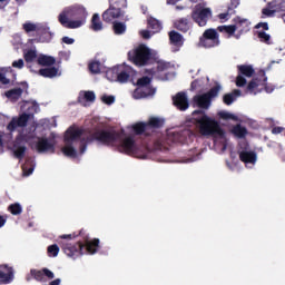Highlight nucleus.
Here are the masks:
<instances>
[{"instance_id": "1", "label": "nucleus", "mask_w": 285, "mask_h": 285, "mask_svg": "<svg viewBox=\"0 0 285 285\" xmlns=\"http://www.w3.org/2000/svg\"><path fill=\"white\" fill-rule=\"evenodd\" d=\"M164 126V119L159 117H151L147 122H136L128 126L126 129H121L120 132L115 130H98L91 138H83L81 129L77 127H70L65 132V145L61 148L62 155L70 159H77L79 155L86 153V145L90 141H100L106 146H116L119 153L125 155H131L138 159H146L150 148L140 146L135 139V135H141L148 132L151 128H161ZM134 132V135H132Z\"/></svg>"}, {"instance_id": "2", "label": "nucleus", "mask_w": 285, "mask_h": 285, "mask_svg": "<svg viewBox=\"0 0 285 285\" xmlns=\"http://www.w3.org/2000/svg\"><path fill=\"white\" fill-rule=\"evenodd\" d=\"M20 109L22 114L19 117H13L7 126L9 132H14L18 128V135L16 140L12 142L11 151L17 159H23L26 155V145L35 146V139L37 138V127L42 126V128H57V119H41L38 125L27 126L28 121L35 112H39V104L35 100L23 101L20 104Z\"/></svg>"}, {"instance_id": "3", "label": "nucleus", "mask_w": 285, "mask_h": 285, "mask_svg": "<svg viewBox=\"0 0 285 285\" xmlns=\"http://www.w3.org/2000/svg\"><path fill=\"white\" fill-rule=\"evenodd\" d=\"M153 75L155 71L150 70L147 76H142L137 79L135 82V77H137V71L132 70V67L121 63L116 65L106 70V79L108 81H116L118 83H128V81H132L134 86L137 88L132 92L134 99H146L148 97H155L157 89L151 85Z\"/></svg>"}, {"instance_id": "4", "label": "nucleus", "mask_w": 285, "mask_h": 285, "mask_svg": "<svg viewBox=\"0 0 285 285\" xmlns=\"http://www.w3.org/2000/svg\"><path fill=\"white\" fill-rule=\"evenodd\" d=\"M195 126L203 137H213L214 146L220 153L228 148V135L219 125V121L205 115L204 111H194Z\"/></svg>"}, {"instance_id": "5", "label": "nucleus", "mask_w": 285, "mask_h": 285, "mask_svg": "<svg viewBox=\"0 0 285 285\" xmlns=\"http://www.w3.org/2000/svg\"><path fill=\"white\" fill-rule=\"evenodd\" d=\"M87 21L88 9H86L83 4L79 3L65 7L58 14V22L60 26L69 30L82 28V26H86Z\"/></svg>"}, {"instance_id": "6", "label": "nucleus", "mask_w": 285, "mask_h": 285, "mask_svg": "<svg viewBox=\"0 0 285 285\" xmlns=\"http://www.w3.org/2000/svg\"><path fill=\"white\" fill-rule=\"evenodd\" d=\"M62 250L67 255V257H72V259H77V257L83 255V253H87L88 255H95V253L99 250V239L95 238L91 240H87L85 245H81L79 243L75 245L65 244L62 246Z\"/></svg>"}, {"instance_id": "7", "label": "nucleus", "mask_w": 285, "mask_h": 285, "mask_svg": "<svg viewBox=\"0 0 285 285\" xmlns=\"http://www.w3.org/2000/svg\"><path fill=\"white\" fill-rule=\"evenodd\" d=\"M128 57L135 66H148L155 61L157 52L146 45H139L128 52Z\"/></svg>"}, {"instance_id": "8", "label": "nucleus", "mask_w": 285, "mask_h": 285, "mask_svg": "<svg viewBox=\"0 0 285 285\" xmlns=\"http://www.w3.org/2000/svg\"><path fill=\"white\" fill-rule=\"evenodd\" d=\"M266 72L259 71L258 77L254 78L247 86V91L249 95H257L265 90V92H273L275 88L272 85L266 83Z\"/></svg>"}, {"instance_id": "9", "label": "nucleus", "mask_w": 285, "mask_h": 285, "mask_svg": "<svg viewBox=\"0 0 285 285\" xmlns=\"http://www.w3.org/2000/svg\"><path fill=\"white\" fill-rule=\"evenodd\" d=\"M213 17V11L210 8L206 7L204 3H198L194 7L191 12V18L197 26L204 28L208 23V19Z\"/></svg>"}, {"instance_id": "10", "label": "nucleus", "mask_w": 285, "mask_h": 285, "mask_svg": "<svg viewBox=\"0 0 285 285\" xmlns=\"http://www.w3.org/2000/svg\"><path fill=\"white\" fill-rule=\"evenodd\" d=\"M57 146V135L51 132L49 136H42L38 138L36 148L38 153H55Z\"/></svg>"}, {"instance_id": "11", "label": "nucleus", "mask_w": 285, "mask_h": 285, "mask_svg": "<svg viewBox=\"0 0 285 285\" xmlns=\"http://www.w3.org/2000/svg\"><path fill=\"white\" fill-rule=\"evenodd\" d=\"M222 90V86L217 85L216 87L212 88L209 92L205 95H199L194 97V104L198 106V108H210V100L215 99L217 95H219V91Z\"/></svg>"}, {"instance_id": "12", "label": "nucleus", "mask_w": 285, "mask_h": 285, "mask_svg": "<svg viewBox=\"0 0 285 285\" xmlns=\"http://www.w3.org/2000/svg\"><path fill=\"white\" fill-rule=\"evenodd\" d=\"M199 46L203 48H215L219 46V33L215 29H207L199 40Z\"/></svg>"}, {"instance_id": "13", "label": "nucleus", "mask_w": 285, "mask_h": 285, "mask_svg": "<svg viewBox=\"0 0 285 285\" xmlns=\"http://www.w3.org/2000/svg\"><path fill=\"white\" fill-rule=\"evenodd\" d=\"M121 17H124V11L117 8L112 0H109V8L102 12V20L106 23H112L117 21V19H121Z\"/></svg>"}, {"instance_id": "14", "label": "nucleus", "mask_w": 285, "mask_h": 285, "mask_svg": "<svg viewBox=\"0 0 285 285\" xmlns=\"http://www.w3.org/2000/svg\"><path fill=\"white\" fill-rule=\"evenodd\" d=\"M219 32H225L228 37H233L236 30H248V20L237 18L235 26H220L218 27Z\"/></svg>"}, {"instance_id": "15", "label": "nucleus", "mask_w": 285, "mask_h": 285, "mask_svg": "<svg viewBox=\"0 0 285 285\" xmlns=\"http://www.w3.org/2000/svg\"><path fill=\"white\" fill-rule=\"evenodd\" d=\"M239 159L245 164L246 168H254L257 164V153L250 149L239 151Z\"/></svg>"}, {"instance_id": "16", "label": "nucleus", "mask_w": 285, "mask_h": 285, "mask_svg": "<svg viewBox=\"0 0 285 285\" xmlns=\"http://www.w3.org/2000/svg\"><path fill=\"white\" fill-rule=\"evenodd\" d=\"M148 28H150L153 31L148 30H141L140 36L142 39H150L156 32H161V22L155 18H149L148 19Z\"/></svg>"}, {"instance_id": "17", "label": "nucleus", "mask_w": 285, "mask_h": 285, "mask_svg": "<svg viewBox=\"0 0 285 285\" xmlns=\"http://www.w3.org/2000/svg\"><path fill=\"white\" fill-rule=\"evenodd\" d=\"M238 69L240 75H238L236 78V86L238 88H242L246 86V78L244 77H253V73L255 72V70L253 69L252 66H239Z\"/></svg>"}, {"instance_id": "18", "label": "nucleus", "mask_w": 285, "mask_h": 285, "mask_svg": "<svg viewBox=\"0 0 285 285\" xmlns=\"http://www.w3.org/2000/svg\"><path fill=\"white\" fill-rule=\"evenodd\" d=\"M169 43L171 46L173 52H179L184 46V36L177 31L169 32Z\"/></svg>"}, {"instance_id": "19", "label": "nucleus", "mask_w": 285, "mask_h": 285, "mask_svg": "<svg viewBox=\"0 0 285 285\" xmlns=\"http://www.w3.org/2000/svg\"><path fill=\"white\" fill-rule=\"evenodd\" d=\"M14 279V269L8 265H0V284H11Z\"/></svg>"}, {"instance_id": "20", "label": "nucleus", "mask_w": 285, "mask_h": 285, "mask_svg": "<svg viewBox=\"0 0 285 285\" xmlns=\"http://www.w3.org/2000/svg\"><path fill=\"white\" fill-rule=\"evenodd\" d=\"M27 67L31 72H38L37 70V49H29L23 53Z\"/></svg>"}, {"instance_id": "21", "label": "nucleus", "mask_w": 285, "mask_h": 285, "mask_svg": "<svg viewBox=\"0 0 285 285\" xmlns=\"http://www.w3.org/2000/svg\"><path fill=\"white\" fill-rule=\"evenodd\" d=\"M284 10V0H275L267 4V8L263 9V14L265 17H273L275 12Z\"/></svg>"}, {"instance_id": "22", "label": "nucleus", "mask_w": 285, "mask_h": 285, "mask_svg": "<svg viewBox=\"0 0 285 285\" xmlns=\"http://www.w3.org/2000/svg\"><path fill=\"white\" fill-rule=\"evenodd\" d=\"M22 28L24 32L30 35V32H41V30H48V23L28 21L22 24Z\"/></svg>"}, {"instance_id": "23", "label": "nucleus", "mask_w": 285, "mask_h": 285, "mask_svg": "<svg viewBox=\"0 0 285 285\" xmlns=\"http://www.w3.org/2000/svg\"><path fill=\"white\" fill-rule=\"evenodd\" d=\"M36 75H40V77H47L49 79H53V77H61V69L59 67H50L45 69L37 68Z\"/></svg>"}, {"instance_id": "24", "label": "nucleus", "mask_w": 285, "mask_h": 285, "mask_svg": "<svg viewBox=\"0 0 285 285\" xmlns=\"http://www.w3.org/2000/svg\"><path fill=\"white\" fill-rule=\"evenodd\" d=\"M95 99H97L95 91H80L78 96L79 104L85 107L95 104Z\"/></svg>"}, {"instance_id": "25", "label": "nucleus", "mask_w": 285, "mask_h": 285, "mask_svg": "<svg viewBox=\"0 0 285 285\" xmlns=\"http://www.w3.org/2000/svg\"><path fill=\"white\" fill-rule=\"evenodd\" d=\"M31 275L37 279V282H43V277L48 279H55V273L48 268H42L41 271L31 269Z\"/></svg>"}, {"instance_id": "26", "label": "nucleus", "mask_w": 285, "mask_h": 285, "mask_svg": "<svg viewBox=\"0 0 285 285\" xmlns=\"http://www.w3.org/2000/svg\"><path fill=\"white\" fill-rule=\"evenodd\" d=\"M39 32H41V36L30 40L31 43H50V41H52V32H50L48 24L47 29H41Z\"/></svg>"}, {"instance_id": "27", "label": "nucleus", "mask_w": 285, "mask_h": 285, "mask_svg": "<svg viewBox=\"0 0 285 285\" xmlns=\"http://www.w3.org/2000/svg\"><path fill=\"white\" fill-rule=\"evenodd\" d=\"M174 106L178 108V110H187L188 108V98L186 97V94L179 92L174 98Z\"/></svg>"}, {"instance_id": "28", "label": "nucleus", "mask_w": 285, "mask_h": 285, "mask_svg": "<svg viewBox=\"0 0 285 285\" xmlns=\"http://www.w3.org/2000/svg\"><path fill=\"white\" fill-rule=\"evenodd\" d=\"M12 72L11 67H4L0 69V88H3V86H8L10 83V73Z\"/></svg>"}, {"instance_id": "29", "label": "nucleus", "mask_w": 285, "mask_h": 285, "mask_svg": "<svg viewBox=\"0 0 285 285\" xmlns=\"http://www.w3.org/2000/svg\"><path fill=\"white\" fill-rule=\"evenodd\" d=\"M56 61L57 60L52 56L40 55L38 56L36 67L37 66H55Z\"/></svg>"}, {"instance_id": "30", "label": "nucleus", "mask_w": 285, "mask_h": 285, "mask_svg": "<svg viewBox=\"0 0 285 285\" xmlns=\"http://www.w3.org/2000/svg\"><path fill=\"white\" fill-rule=\"evenodd\" d=\"M4 95L9 101H19V99H21V95H23V90L21 88H13Z\"/></svg>"}, {"instance_id": "31", "label": "nucleus", "mask_w": 285, "mask_h": 285, "mask_svg": "<svg viewBox=\"0 0 285 285\" xmlns=\"http://www.w3.org/2000/svg\"><path fill=\"white\" fill-rule=\"evenodd\" d=\"M91 30H94V32H100V30H104V22H101L99 13H95L91 18Z\"/></svg>"}, {"instance_id": "32", "label": "nucleus", "mask_w": 285, "mask_h": 285, "mask_svg": "<svg viewBox=\"0 0 285 285\" xmlns=\"http://www.w3.org/2000/svg\"><path fill=\"white\" fill-rule=\"evenodd\" d=\"M237 97H242V91L239 89H235L232 94L225 95L223 101L226 104V106H230L237 100Z\"/></svg>"}, {"instance_id": "33", "label": "nucleus", "mask_w": 285, "mask_h": 285, "mask_svg": "<svg viewBox=\"0 0 285 285\" xmlns=\"http://www.w3.org/2000/svg\"><path fill=\"white\" fill-rule=\"evenodd\" d=\"M175 28L180 30V32H188L190 30V22H188V19L181 18L175 22Z\"/></svg>"}, {"instance_id": "34", "label": "nucleus", "mask_w": 285, "mask_h": 285, "mask_svg": "<svg viewBox=\"0 0 285 285\" xmlns=\"http://www.w3.org/2000/svg\"><path fill=\"white\" fill-rule=\"evenodd\" d=\"M22 173L24 177H30L35 173V160L28 159L27 163L22 166Z\"/></svg>"}, {"instance_id": "35", "label": "nucleus", "mask_w": 285, "mask_h": 285, "mask_svg": "<svg viewBox=\"0 0 285 285\" xmlns=\"http://www.w3.org/2000/svg\"><path fill=\"white\" fill-rule=\"evenodd\" d=\"M89 70L92 72V75H99V72H102L104 70V65L97 60H94L89 63Z\"/></svg>"}, {"instance_id": "36", "label": "nucleus", "mask_w": 285, "mask_h": 285, "mask_svg": "<svg viewBox=\"0 0 285 285\" xmlns=\"http://www.w3.org/2000/svg\"><path fill=\"white\" fill-rule=\"evenodd\" d=\"M168 141H181V132L177 131V129H169L167 131Z\"/></svg>"}, {"instance_id": "37", "label": "nucleus", "mask_w": 285, "mask_h": 285, "mask_svg": "<svg viewBox=\"0 0 285 285\" xmlns=\"http://www.w3.org/2000/svg\"><path fill=\"white\" fill-rule=\"evenodd\" d=\"M8 210L11 213V215H21V213H23V207L21 204L14 203L9 205Z\"/></svg>"}, {"instance_id": "38", "label": "nucleus", "mask_w": 285, "mask_h": 285, "mask_svg": "<svg viewBox=\"0 0 285 285\" xmlns=\"http://www.w3.org/2000/svg\"><path fill=\"white\" fill-rule=\"evenodd\" d=\"M218 117L220 119H225V120L232 119V121H239V117H237L236 115L230 114L228 111H224V110L218 112Z\"/></svg>"}, {"instance_id": "39", "label": "nucleus", "mask_w": 285, "mask_h": 285, "mask_svg": "<svg viewBox=\"0 0 285 285\" xmlns=\"http://www.w3.org/2000/svg\"><path fill=\"white\" fill-rule=\"evenodd\" d=\"M156 68L158 72H166V70L170 69V65L164 60H158L156 61Z\"/></svg>"}, {"instance_id": "40", "label": "nucleus", "mask_w": 285, "mask_h": 285, "mask_svg": "<svg viewBox=\"0 0 285 285\" xmlns=\"http://www.w3.org/2000/svg\"><path fill=\"white\" fill-rule=\"evenodd\" d=\"M114 32L115 35H124L126 32V23L114 22Z\"/></svg>"}, {"instance_id": "41", "label": "nucleus", "mask_w": 285, "mask_h": 285, "mask_svg": "<svg viewBox=\"0 0 285 285\" xmlns=\"http://www.w3.org/2000/svg\"><path fill=\"white\" fill-rule=\"evenodd\" d=\"M233 135H235L236 137H246V129L240 126L237 125L232 129Z\"/></svg>"}, {"instance_id": "42", "label": "nucleus", "mask_w": 285, "mask_h": 285, "mask_svg": "<svg viewBox=\"0 0 285 285\" xmlns=\"http://www.w3.org/2000/svg\"><path fill=\"white\" fill-rule=\"evenodd\" d=\"M48 257H57L59 255V246L57 244L50 245L47 248Z\"/></svg>"}, {"instance_id": "43", "label": "nucleus", "mask_w": 285, "mask_h": 285, "mask_svg": "<svg viewBox=\"0 0 285 285\" xmlns=\"http://www.w3.org/2000/svg\"><path fill=\"white\" fill-rule=\"evenodd\" d=\"M257 37L259 41L264 43H271V35L266 33V31H257Z\"/></svg>"}, {"instance_id": "44", "label": "nucleus", "mask_w": 285, "mask_h": 285, "mask_svg": "<svg viewBox=\"0 0 285 285\" xmlns=\"http://www.w3.org/2000/svg\"><path fill=\"white\" fill-rule=\"evenodd\" d=\"M100 99L102 104H106L107 106H112L115 102V96L102 95Z\"/></svg>"}, {"instance_id": "45", "label": "nucleus", "mask_w": 285, "mask_h": 285, "mask_svg": "<svg viewBox=\"0 0 285 285\" xmlns=\"http://www.w3.org/2000/svg\"><path fill=\"white\" fill-rule=\"evenodd\" d=\"M230 14H233V9H228V12H225V13H220L218 16V19H220V21H228V19H230Z\"/></svg>"}, {"instance_id": "46", "label": "nucleus", "mask_w": 285, "mask_h": 285, "mask_svg": "<svg viewBox=\"0 0 285 285\" xmlns=\"http://www.w3.org/2000/svg\"><path fill=\"white\" fill-rule=\"evenodd\" d=\"M23 66H26L23 59H18L12 62V68H17L18 70H21Z\"/></svg>"}, {"instance_id": "47", "label": "nucleus", "mask_w": 285, "mask_h": 285, "mask_svg": "<svg viewBox=\"0 0 285 285\" xmlns=\"http://www.w3.org/2000/svg\"><path fill=\"white\" fill-rule=\"evenodd\" d=\"M71 52L70 51H62L60 52V59H63L65 61L70 60Z\"/></svg>"}, {"instance_id": "48", "label": "nucleus", "mask_w": 285, "mask_h": 285, "mask_svg": "<svg viewBox=\"0 0 285 285\" xmlns=\"http://www.w3.org/2000/svg\"><path fill=\"white\" fill-rule=\"evenodd\" d=\"M62 43H66L67 46H72V43H75V38L63 37Z\"/></svg>"}, {"instance_id": "49", "label": "nucleus", "mask_w": 285, "mask_h": 285, "mask_svg": "<svg viewBox=\"0 0 285 285\" xmlns=\"http://www.w3.org/2000/svg\"><path fill=\"white\" fill-rule=\"evenodd\" d=\"M240 0H230V7L229 10H235L239 6Z\"/></svg>"}, {"instance_id": "50", "label": "nucleus", "mask_w": 285, "mask_h": 285, "mask_svg": "<svg viewBox=\"0 0 285 285\" xmlns=\"http://www.w3.org/2000/svg\"><path fill=\"white\" fill-rule=\"evenodd\" d=\"M283 131H284V128H282V127H274V128L272 129L273 135H279V134H282Z\"/></svg>"}, {"instance_id": "51", "label": "nucleus", "mask_w": 285, "mask_h": 285, "mask_svg": "<svg viewBox=\"0 0 285 285\" xmlns=\"http://www.w3.org/2000/svg\"><path fill=\"white\" fill-rule=\"evenodd\" d=\"M6 222H8V216L0 215V228H3V226H6Z\"/></svg>"}, {"instance_id": "52", "label": "nucleus", "mask_w": 285, "mask_h": 285, "mask_svg": "<svg viewBox=\"0 0 285 285\" xmlns=\"http://www.w3.org/2000/svg\"><path fill=\"white\" fill-rule=\"evenodd\" d=\"M256 28H263V30H268V23L266 22H261L256 26Z\"/></svg>"}, {"instance_id": "53", "label": "nucleus", "mask_w": 285, "mask_h": 285, "mask_svg": "<svg viewBox=\"0 0 285 285\" xmlns=\"http://www.w3.org/2000/svg\"><path fill=\"white\" fill-rule=\"evenodd\" d=\"M8 6V0H0V10H3Z\"/></svg>"}, {"instance_id": "54", "label": "nucleus", "mask_w": 285, "mask_h": 285, "mask_svg": "<svg viewBox=\"0 0 285 285\" xmlns=\"http://www.w3.org/2000/svg\"><path fill=\"white\" fill-rule=\"evenodd\" d=\"M197 86H199V80L191 82V90H197Z\"/></svg>"}, {"instance_id": "55", "label": "nucleus", "mask_w": 285, "mask_h": 285, "mask_svg": "<svg viewBox=\"0 0 285 285\" xmlns=\"http://www.w3.org/2000/svg\"><path fill=\"white\" fill-rule=\"evenodd\" d=\"M59 284H61V278H57L49 283V285H59Z\"/></svg>"}, {"instance_id": "56", "label": "nucleus", "mask_w": 285, "mask_h": 285, "mask_svg": "<svg viewBox=\"0 0 285 285\" xmlns=\"http://www.w3.org/2000/svg\"><path fill=\"white\" fill-rule=\"evenodd\" d=\"M179 0H167L168 6H175V3H178Z\"/></svg>"}, {"instance_id": "57", "label": "nucleus", "mask_w": 285, "mask_h": 285, "mask_svg": "<svg viewBox=\"0 0 285 285\" xmlns=\"http://www.w3.org/2000/svg\"><path fill=\"white\" fill-rule=\"evenodd\" d=\"M197 159H199V156H196V157H193V158H189L187 159V164H190V161H197Z\"/></svg>"}, {"instance_id": "58", "label": "nucleus", "mask_w": 285, "mask_h": 285, "mask_svg": "<svg viewBox=\"0 0 285 285\" xmlns=\"http://www.w3.org/2000/svg\"><path fill=\"white\" fill-rule=\"evenodd\" d=\"M3 141H6V135H0V146H3Z\"/></svg>"}, {"instance_id": "59", "label": "nucleus", "mask_w": 285, "mask_h": 285, "mask_svg": "<svg viewBox=\"0 0 285 285\" xmlns=\"http://www.w3.org/2000/svg\"><path fill=\"white\" fill-rule=\"evenodd\" d=\"M60 239H72V235H62Z\"/></svg>"}, {"instance_id": "60", "label": "nucleus", "mask_w": 285, "mask_h": 285, "mask_svg": "<svg viewBox=\"0 0 285 285\" xmlns=\"http://www.w3.org/2000/svg\"><path fill=\"white\" fill-rule=\"evenodd\" d=\"M120 3L122 4V8L128 7V1L127 0H120Z\"/></svg>"}, {"instance_id": "61", "label": "nucleus", "mask_w": 285, "mask_h": 285, "mask_svg": "<svg viewBox=\"0 0 285 285\" xmlns=\"http://www.w3.org/2000/svg\"><path fill=\"white\" fill-rule=\"evenodd\" d=\"M22 86H23L24 89L28 88V83L27 82H23Z\"/></svg>"}, {"instance_id": "62", "label": "nucleus", "mask_w": 285, "mask_h": 285, "mask_svg": "<svg viewBox=\"0 0 285 285\" xmlns=\"http://www.w3.org/2000/svg\"><path fill=\"white\" fill-rule=\"evenodd\" d=\"M186 134V131L185 132H180V139H181V141H184V139H183V137H184V135Z\"/></svg>"}, {"instance_id": "63", "label": "nucleus", "mask_w": 285, "mask_h": 285, "mask_svg": "<svg viewBox=\"0 0 285 285\" xmlns=\"http://www.w3.org/2000/svg\"><path fill=\"white\" fill-rule=\"evenodd\" d=\"M194 3L197 2V0H191Z\"/></svg>"}]
</instances>
